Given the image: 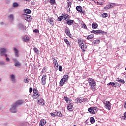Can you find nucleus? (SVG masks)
Returning <instances> with one entry per match:
<instances>
[{"label": "nucleus", "instance_id": "obj_1", "mask_svg": "<svg viewBox=\"0 0 126 126\" xmlns=\"http://www.w3.org/2000/svg\"><path fill=\"white\" fill-rule=\"evenodd\" d=\"M88 81L90 89H91L92 91H96V82L95 80L92 78H88Z\"/></svg>", "mask_w": 126, "mask_h": 126}, {"label": "nucleus", "instance_id": "obj_2", "mask_svg": "<svg viewBox=\"0 0 126 126\" xmlns=\"http://www.w3.org/2000/svg\"><path fill=\"white\" fill-rule=\"evenodd\" d=\"M78 43L79 45V47L81 48V50H82L83 52H85V50H86L87 46L85 45V43L83 39L80 38L78 40Z\"/></svg>", "mask_w": 126, "mask_h": 126}, {"label": "nucleus", "instance_id": "obj_3", "mask_svg": "<svg viewBox=\"0 0 126 126\" xmlns=\"http://www.w3.org/2000/svg\"><path fill=\"white\" fill-rule=\"evenodd\" d=\"M91 34H95V35H105V34H107L106 32L101 30H93L91 31Z\"/></svg>", "mask_w": 126, "mask_h": 126}, {"label": "nucleus", "instance_id": "obj_4", "mask_svg": "<svg viewBox=\"0 0 126 126\" xmlns=\"http://www.w3.org/2000/svg\"><path fill=\"white\" fill-rule=\"evenodd\" d=\"M33 94L32 95V97L34 99H37V98H39V97H40V93L37 89L34 88L33 90Z\"/></svg>", "mask_w": 126, "mask_h": 126}, {"label": "nucleus", "instance_id": "obj_5", "mask_svg": "<svg viewBox=\"0 0 126 126\" xmlns=\"http://www.w3.org/2000/svg\"><path fill=\"white\" fill-rule=\"evenodd\" d=\"M103 104H104L105 108L106 109V110H108V111L111 110V109L112 108V104H111V102L109 101H105L103 102Z\"/></svg>", "mask_w": 126, "mask_h": 126}, {"label": "nucleus", "instance_id": "obj_6", "mask_svg": "<svg viewBox=\"0 0 126 126\" xmlns=\"http://www.w3.org/2000/svg\"><path fill=\"white\" fill-rule=\"evenodd\" d=\"M52 117H63V114L60 111L55 110V112L50 113Z\"/></svg>", "mask_w": 126, "mask_h": 126}, {"label": "nucleus", "instance_id": "obj_7", "mask_svg": "<svg viewBox=\"0 0 126 126\" xmlns=\"http://www.w3.org/2000/svg\"><path fill=\"white\" fill-rule=\"evenodd\" d=\"M12 61L15 63L14 66L16 67H20V66H21V63H20V62H19V61L17 60V59H16V58H13Z\"/></svg>", "mask_w": 126, "mask_h": 126}, {"label": "nucleus", "instance_id": "obj_8", "mask_svg": "<svg viewBox=\"0 0 126 126\" xmlns=\"http://www.w3.org/2000/svg\"><path fill=\"white\" fill-rule=\"evenodd\" d=\"M65 33L68 37L69 38H71V34H70V30H69V28L68 27H65Z\"/></svg>", "mask_w": 126, "mask_h": 126}, {"label": "nucleus", "instance_id": "obj_9", "mask_svg": "<svg viewBox=\"0 0 126 126\" xmlns=\"http://www.w3.org/2000/svg\"><path fill=\"white\" fill-rule=\"evenodd\" d=\"M116 6V4L114 3H110L109 4L107 5L105 7H104V9H110V8H112V7H115Z\"/></svg>", "mask_w": 126, "mask_h": 126}, {"label": "nucleus", "instance_id": "obj_10", "mask_svg": "<svg viewBox=\"0 0 126 126\" xmlns=\"http://www.w3.org/2000/svg\"><path fill=\"white\" fill-rule=\"evenodd\" d=\"M17 107V106H16V105H14V104L13 103L12 105V107L10 109V111L11 113H16L17 112V109H16V108Z\"/></svg>", "mask_w": 126, "mask_h": 126}, {"label": "nucleus", "instance_id": "obj_11", "mask_svg": "<svg viewBox=\"0 0 126 126\" xmlns=\"http://www.w3.org/2000/svg\"><path fill=\"white\" fill-rule=\"evenodd\" d=\"M24 103V100H18L16 101L15 103H14V106H20V105H22Z\"/></svg>", "mask_w": 126, "mask_h": 126}, {"label": "nucleus", "instance_id": "obj_12", "mask_svg": "<svg viewBox=\"0 0 126 126\" xmlns=\"http://www.w3.org/2000/svg\"><path fill=\"white\" fill-rule=\"evenodd\" d=\"M13 50L15 54V57L18 58V57H19V50H18L16 47H13Z\"/></svg>", "mask_w": 126, "mask_h": 126}, {"label": "nucleus", "instance_id": "obj_13", "mask_svg": "<svg viewBox=\"0 0 126 126\" xmlns=\"http://www.w3.org/2000/svg\"><path fill=\"white\" fill-rule=\"evenodd\" d=\"M62 16L63 17V19L65 21H67L70 18V16L67 14H62Z\"/></svg>", "mask_w": 126, "mask_h": 126}, {"label": "nucleus", "instance_id": "obj_14", "mask_svg": "<svg viewBox=\"0 0 126 126\" xmlns=\"http://www.w3.org/2000/svg\"><path fill=\"white\" fill-rule=\"evenodd\" d=\"M46 79H47V75H43L41 78V83L42 85H45V84H46Z\"/></svg>", "mask_w": 126, "mask_h": 126}, {"label": "nucleus", "instance_id": "obj_15", "mask_svg": "<svg viewBox=\"0 0 126 126\" xmlns=\"http://www.w3.org/2000/svg\"><path fill=\"white\" fill-rule=\"evenodd\" d=\"M53 63L54 65V66H56V67H58L59 66V63H58V61H57V59H56V58L53 57Z\"/></svg>", "mask_w": 126, "mask_h": 126}, {"label": "nucleus", "instance_id": "obj_16", "mask_svg": "<svg viewBox=\"0 0 126 126\" xmlns=\"http://www.w3.org/2000/svg\"><path fill=\"white\" fill-rule=\"evenodd\" d=\"M0 55L1 57H2V56H4V55H5V53H6V49L3 48H1L0 49Z\"/></svg>", "mask_w": 126, "mask_h": 126}, {"label": "nucleus", "instance_id": "obj_17", "mask_svg": "<svg viewBox=\"0 0 126 126\" xmlns=\"http://www.w3.org/2000/svg\"><path fill=\"white\" fill-rule=\"evenodd\" d=\"M47 121L45 119H41L39 122V126H45Z\"/></svg>", "mask_w": 126, "mask_h": 126}, {"label": "nucleus", "instance_id": "obj_18", "mask_svg": "<svg viewBox=\"0 0 126 126\" xmlns=\"http://www.w3.org/2000/svg\"><path fill=\"white\" fill-rule=\"evenodd\" d=\"M72 108H73V103H70L67 107V110L70 112H72V111H73V109Z\"/></svg>", "mask_w": 126, "mask_h": 126}, {"label": "nucleus", "instance_id": "obj_19", "mask_svg": "<svg viewBox=\"0 0 126 126\" xmlns=\"http://www.w3.org/2000/svg\"><path fill=\"white\" fill-rule=\"evenodd\" d=\"M47 21L49 22L52 26H54V20H53V18H49L47 19Z\"/></svg>", "mask_w": 126, "mask_h": 126}, {"label": "nucleus", "instance_id": "obj_20", "mask_svg": "<svg viewBox=\"0 0 126 126\" xmlns=\"http://www.w3.org/2000/svg\"><path fill=\"white\" fill-rule=\"evenodd\" d=\"M71 4L72 3L71 2H67V11H69V12L70 11V8H71Z\"/></svg>", "mask_w": 126, "mask_h": 126}, {"label": "nucleus", "instance_id": "obj_21", "mask_svg": "<svg viewBox=\"0 0 126 126\" xmlns=\"http://www.w3.org/2000/svg\"><path fill=\"white\" fill-rule=\"evenodd\" d=\"M22 40L23 42H26V43L29 42V38L28 37V36H23L22 38Z\"/></svg>", "mask_w": 126, "mask_h": 126}, {"label": "nucleus", "instance_id": "obj_22", "mask_svg": "<svg viewBox=\"0 0 126 126\" xmlns=\"http://www.w3.org/2000/svg\"><path fill=\"white\" fill-rule=\"evenodd\" d=\"M66 23L68 25H72L73 23H74V20L68 19L66 21Z\"/></svg>", "mask_w": 126, "mask_h": 126}, {"label": "nucleus", "instance_id": "obj_23", "mask_svg": "<svg viewBox=\"0 0 126 126\" xmlns=\"http://www.w3.org/2000/svg\"><path fill=\"white\" fill-rule=\"evenodd\" d=\"M92 27L93 29H96V28H98V24L94 22L92 24Z\"/></svg>", "mask_w": 126, "mask_h": 126}, {"label": "nucleus", "instance_id": "obj_24", "mask_svg": "<svg viewBox=\"0 0 126 126\" xmlns=\"http://www.w3.org/2000/svg\"><path fill=\"white\" fill-rule=\"evenodd\" d=\"M38 103L39 105H41V106H44V105H45V101H44V99H43L38 100Z\"/></svg>", "mask_w": 126, "mask_h": 126}, {"label": "nucleus", "instance_id": "obj_25", "mask_svg": "<svg viewBox=\"0 0 126 126\" xmlns=\"http://www.w3.org/2000/svg\"><path fill=\"white\" fill-rule=\"evenodd\" d=\"M10 78L13 83H14V82H15V76L14 75H10Z\"/></svg>", "mask_w": 126, "mask_h": 126}, {"label": "nucleus", "instance_id": "obj_26", "mask_svg": "<svg viewBox=\"0 0 126 126\" xmlns=\"http://www.w3.org/2000/svg\"><path fill=\"white\" fill-rule=\"evenodd\" d=\"M65 82H67L62 78L60 80V85H61V86H63L65 83Z\"/></svg>", "mask_w": 126, "mask_h": 126}, {"label": "nucleus", "instance_id": "obj_27", "mask_svg": "<svg viewBox=\"0 0 126 126\" xmlns=\"http://www.w3.org/2000/svg\"><path fill=\"white\" fill-rule=\"evenodd\" d=\"M8 18L11 21H13L14 20V15L13 14H10L8 16Z\"/></svg>", "mask_w": 126, "mask_h": 126}, {"label": "nucleus", "instance_id": "obj_28", "mask_svg": "<svg viewBox=\"0 0 126 126\" xmlns=\"http://www.w3.org/2000/svg\"><path fill=\"white\" fill-rule=\"evenodd\" d=\"M24 17L27 19L28 21H30V19H32V16L29 15H25Z\"/></svg>", "mask_w": 126, "mask_h": 126}, {"label": "nucleus", "instance_id": "obj_29", "mask_svg": "<svg viewBox=\"0 0 126 126\" xmlns=\"http://www.w3.org/2000/svg\"><path fill=\"white\" fill-rule=\"evenodd\" d=\"M64 99L65 101L66 102V103H67L68 104H69V103L71 102V99L68 98L67 97L64 96Z\"/></svg>", "mask_w": 126, "mask_h": 126}, {"label": "nucleus", "instance_id": "obj_30", "mask_svg": "<svg viewBox=\"0 0 126 126\" xmlns=\"http://www.w3.org/2000/svg\"><path fill=\"white\" fill-rule=\"evenodd\" d=\"M76 9L77 11H78V12H80L81 10H82V7H81V6H77L76 7Z\"/></svg>", "mask_w": 126, "mask_h": 126}, {"label": "nucleus", "instance_id": "obj_31", "mask_svg": "<svg viewBox=\"0 0 126 126\" xmlns=\"http://www.w3.org/2000/svg\"><path fill=\"white\" fill-rule=\"evenodd\" d=\"M116 81H118V82H121V83H122V84H124V83H125V80L119 78H117Z\"/></svg>", "mask_w": 126, "mask_h": 126}, {"label": "nucleus", "instance_id": "obj_32", "mask_svg": "<svg viewBox=\"0 0 126 126\" xmlns=\"http://www.w3.org/2000/svg\"><path fill=\"white\" fill-rule=\"evenodd\" d=\"M88 111L89 113H90V114H92L93 115H94V111H93V107H90L88 108Z\"/></svg>", "mask_w": 126, "mask_h": 126}, {"label": "nucleus", "instance_id": "obj_33", "mask_svg": "<svg viewBox=\"0 0 126 126\" xmlns=\"http://www.w3.org/2000/svg\"><path fill=\"white\" fill-rule=\"evenodd\" d=\"M90 121L91 124H94V123H95V119L94 118V117H91L90 118Z\"/></svg>", "mask_w": 126, "mask_h": 126}, {"label": "nucleus", "instance_id": "obj_34", "mask_svg": "<svg viewBox=\"0 0 126 126\" xmlns=\"http://www.w3.org/2000/svg\"><path fill=\"white\" fill-rule=\"evenodd\" d=\"M93 112H94V114H96L97 113V112H98V108L94 107H93Z\"/></svg>", "mask_w": 126, "mask_h": 126}, {"label": "nucleus", "instance_id": "obj_35", "mask_svg": "<svg viewBox=\"0 0 126 126\" xmlns=\"http://www.w3.org/2000/svg\"><path fill=\"white\" fill-rule=\"evenodd\" d=\"M68 78H69L68 75H65L63 76V77L62 79L67 82V80H68Z\"/></svg>", "mask_w": 126, "mask_h": 126}, {"label": "nucleus", "instance_id": "obj_36", "mask_svg": "<svg viewBox=\"0 0 126 126\" xmlns=\"http://www.w3.org/2000/svg\"><path fill=\"white\" fill-rule=\"evenodd\" d=\"M107 85H111L112 86H114V87H117V85H116L114 82H110L107 84Z\"/></svg>", "mask_w": 126, "mask_h": 126}, {"label": "nucleus", "instance_id": "obj_37", "mask_svg": "<svg viewBox=\"0 0 126 126\" xmlns=\"http://www.w3.org/2000/svg\"><path fill=\"white\" fill-rule=\"evenodd\" d=\"M63 19V14H62V16L57 18V21H62Z\"/></svg>", "mask_w": 126, "mask_h": 126}, {"label": "nucleus", "instance_id": "obj_38", "mask_svg": "<svg viewBox=\"0 0 126 126\" xmlns=\"http://www.w3.org/2000/svg\"><path fill=\"white\" fill-rule=\"evenodd\" d=\"M24 12H25V13H27L28 14H30V13H31V10H29V9H26L24 10Z\"/></svg>", "mask_w": 126, "mask_h": 126}, {"label": "nucleus", "instance_id": "obj_39", "mask_svg": "<svg viewBox=\"0 0 126 126\" xmlns=\"http://www.w3.org/2000/svg\"><path fill=\"white\" fill-rule=\"evenodd\" d=\"M76 101H77V102H79V103H82V98L81 97H79V98H78L76 99Z\"/></svg>", "mask_w": 126, "mask_h": 126}, {"label": "nucleus", "instance_id": "obj_40", "mask_svg": "<svg viewBox=\"0 0 126 126\" xmlns=\"http://www.w3.org/2000/svg\"><path fill=\"white\" fill-rule=\"evenodd\" d=\"M82 28H84V29H87V26H86V25L85 23H83V24H81Z\"/></svg>", "mask_w": 126, "mask_h": 126}, {"label": "nucleus", "instance_id": "obj_41", "mask_svg": "<svg viewBox=\"0 0 126 126\" xmlns=\"http://www.w3.org/2000/svg\"><path fill=\"white\" fill-rule=\"evenodd\" d=\"M18 27L20 29H24V26L21 23L19 24Z\"/></svg>", "mask_w": 126, "mask_h": 126}, {"label": "nucleus", "instance_id": "obj_42", "mask_svg": "<svg viewBox=\"0 0 126 126\" xmlns=\"http://www.w3.org/2000/svg\"><path fill=\"white\" fill-rule=\"evenodd\" d=\"M102 17L103 18H106V17H108V13H103L102 15Z\"/></svg>", "mask_w": 126, "mask_h": 126}, {"label": "nucleus", "instance_id": "obj_43", "mask_svg": "<svg viewBox=\"0 0 126 126\" xmlns=\"http://www.w3.org/2000/svg\"><path fill=\"white\" fill-rule=\"evenodd\" d=\"M55 1V0H50L49 2L52 5H54V4H56V2Z\"/></svg>", "mask_w": 126, "mask_h": 126}, {"label": "nucleus", "instance_id": "obj_44", "mask_svg": "<svg viewBox=\"0 0 126 126\" xmlns=\"http://www.w3.org/2000/svg\"><path fill=\"white\" fill-rule=\"evenodd\" d=\"M94 44H99L100 43V40L99 39H96L95 40H94L93 41Z\"/></svg>", "mask_w": 126, "mask_h": 126}, {"label": "nucleus", "instance_id": "obj_45", "mask_svg": "<svg viewBox=\"0 0 126 126\" xmlns=\"http://www.w3.org/2000/svg\"><path fill=\"white\" fill-rule=\"evenodd\" d=\"M65 43H66V44L67 45H70V43H69V41H68V40L66 38H65L64 40Z\"/></svg>", "mask_w": 126, "mask_h": 126}, {"label": "nucleus", "instance_id": "obj_46", "mask_svg": "<svg viewBox=\"0 0 126 126\" xmlns=\"http://www.w3.org/2000/svg\"><path fill=\"white\" fill-rule=\"evenodd\" d=\"M0 65H5V62L4 61H0Z\"/></svg>", "mask_w": 126, "mask_h": 126}, {"label": "nucleus", "instance_id": "obj_47", "mask_svg": "<svg viewBox=\"0 0 126 126\" xmlns=\"http://www.w3.org/2000/svg\"><path fill=\"white\" fill-rule=\"evenodd\" d=\"M89 37V39L90 40H91V39H93V38H94V35L93 34H90L88 36Z\"/></svg>", "mask_w": 126, "mask_h": 126}, {"label": "nucleus", "instance_id": "obj_48", "mask_svg": "<svg viewBox=\"0 0 126 126\" xmlns=\"http://www.w3.org/2000/svg\"><path fill=\"white\" fill-rule=\"evenodd\" d=\"M18 3L15 2L13 4V7H18Z\"/></svg>", "mask_w": 126, "mask_h": 126}, {"label": "nucleus", "instance_id": "obj_49", "mask_svg": "<svg viewBox=\"0 0 126 126\" xmlns=\"http://www.w3.org/2000/svg\"><path fill=\"white\" fill-rule=\"evenodd\" d=\"M24 82H25V83H28L29 82V79H28V78H25Z\"/></svg>", "mask_w": 126, "mask_h": 126}, {"label": "nucleus", "instance_id": "obj_50", "mask_svg": "<svg viewBox=\"0 0 126 126\" xmlns=\"http://www.w3.org/2000/svg\"><path fill=\"white\" fill-rule=\"evenodd\" d=\"M33 50L35 53H36V54H38V52H39V50H38V49H37V48L36 47L34 48Z\"/></svg>", "mask_w": 126, "mask_h": 126}, {"label": "nucleus", "instance_id": "obj_51", "mask_svg": "<svg viewBox=\"0 0 126 126\" xmlns=\"http://www.w3.org/2000/svg\"><path fill=\"white\" fill-rule=\"evenodd\" d=\"M33 32L34 33H39V30L38 29H36L33 30Z\"/></svg>", "mask_w": 126, "mask_h": 126}, {"label": "nucleus", "instance_id": "obj_52", "mask_svg": "<svg viewBox=\"0 0 126 126\" xmlns=\"http://www.w3.org/2000/svg\"><path fill=\"white\" fill-rule=\"evenodd\" d=\"M86 98H82V103H85V102H86Z\"/></svg>", "mask_w": 126, "mask_h": 126}, {"label": "nucleus", "instance_id": "obj_53", "mask_svg": "<svg viewBox=\"0 0 126 126\" xmlns=\"http://www.w3.org/2000/svg\"><path fill=\"white\" fill-rule=\"evenodd\" d=\"M62 68H63V67H62V66H59V71H61V72H62Z\"/></svg>", "mask_w": 126, "mask_h": 126}, {"label": "nucleus", "instance_id": "obj_54", "mask_svg": "<svg viewBox=\"0 0 126 126\" xmlns=\"http://www.w3.org/2000/svg\"><path fill=\"white\" fill-rule=\"evenodd\" d=\"M80 13L82 14H84V13H85V11L81 10V11L80 12Z\"/></svg>", "mask_w": 126, "mask_h": 126}, {"label": "nucleus", "instance_id": "obj_55", "mask_svg": "<svg viewBox=\"0 0 126 126\" xmlns=\"http://www.w3.org/2000/svg\"><path fill=\"white\" fill-rule=\"evenodd\" d=\"M29 92L30 93H31L32 92V87L30 88Z\"/></svg>", "mask_w": 126, "mask_h": 126}, {"label": "nucleus", "instance_id": "obj_56", "mask_svg": "<svg viewBox=\"0 0 126 126\" xmlns=\"http://www.w3.org/2000/svg\"><path fill=\"white\" fill-rule=\"evenodd\" d=\"M6 60L7 61V62H9V61H10V60L9 59V58L8 57L6 58Z\"/></svg>", "mask_w": 126, "mask_h": 126}, {"label": "nucleus", "instance_id": "obj_57", "mask_svg": "<svg viewBox=\"0 0 126 126\" xmlns=\"http://www.w3.org/2000/svg\"><path fill=\"white\" fill-rule=\"evenodd\" d=\"M124 119H126V113L125 112V113H124Z\"/></svg>", "mask_w": 126, "mask_h": 126}, {"label": "nucleus", "instance_id": "obj_58", "mask_svg": "<svg viewBox=\"0 0 126 126\" xmlns=\"http://www.w3.org/2000/svg\"><path fill=\"white\" fill-rule=\"evenodd\" d=\"M124 108L126 109V101L125 102V103L124 104Z\"/></svg>", "mask_w": 126, "mask_h": 126}, {"label": "nucleus", "instance_id": "obj_59", "mask_svg": "<svg viewBox=\"0 0 126 126\" xmlns=\"http://www.w3.org/2000/svg\"><path fill=\"white\" fill-rule=\"evenodd\" d=\"M32 0H25L26 1L29 2L31 1Z\"/></svg>", "mask_w": 126, "mask_h": 126}, {"label": "nucleus", "instance_id": "obj_60", "mask_svg": "<svg viewBox=\"0 0 126 126\" xmlns=\"http://www.w3.org/2000/svg\"><path fill=\"white\" fill-rule=\"evenodd\" d=\"M86 39H87V40H88L89 41L90 40V39H89V36L87 37H86Z\"/></svg>", "mask_w": 126, "mask_h": 126}, {"label": "nucleus", "instance_id": "obj_61", "mask_svg": "<svg viewBox=\"0 0 126 126\" xmlns=\"http://www.w3.org/2000/svg\"><path fill=\"white\" fill-rule=\"evenodd\" d=\"M4 55H5V57H6V58H7V54H5H5H4Z\"/></svg>", "mask_w": 126, "mask_h": 126}, {"label": "nucleus", "instance_id": "obj_62", "mask_svg": "<svg viewBox=\"0 0 126 126\" xmlns=\"http://www.w3.org/2000/svg\"><path fill=\"white\" fill-rule=\"evenodd\" d=\"M78 1H83V0H78Z\"/></svg>", "mask_w": 126, "mask_h": 126}, {"label": "nucleus", "instance_id": "obj_63", "mask_svg": "<svg viewBox=\"0 0 126 126\" xmlns=\"http://www.w3.org/2000/svg\"><path fill=\"white\" fill-rule=\"evenodd\" d=\"M1 110V107L0 106V110Z\"/></svg>", "mask_w": 126, "mask_h": 126}, {"label": "nucleus", "instance_id": "obj_64", "mask_svg": "<svg viewBox=\"0 0 126 126\" xmlns=\"http://www.w3.org/2000/svg\"><path fill=\"white\" fill-rule=\"evenodd\" d=\"M73 126H76V125H73Z\"/></svg>", "mask_w": 126, "mask_h": 126}]
</instances>
